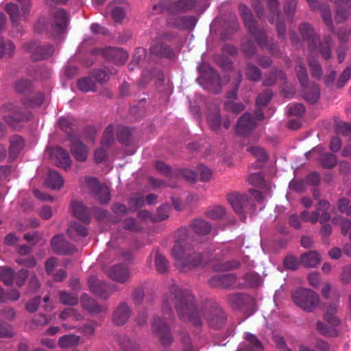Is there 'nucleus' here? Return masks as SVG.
Returning a JSON list of instances; mask_svg holds the SVG:
<instances>
[{"label": "nucleus", "mask_w": 351, "mask_h": 351, "mask_svg": "<svg viewBox=\"0 0 351 351\" xmlns=\"http://www.w3.org/2000/svg\"><path fill=\"white\" fill-rule=\"evenodd\" d=\"M29 114H16L14 116L8 115L5 117V121L11 125L15 127L16 123L20 121L28 120Z\"/></svg>", "instance_id": "obj_47"}, {"label": "nucleus", "mask_w": 351, "mask_h": 351, "mask_svg": "<svg viewBox=\"0 0 351 351\" xmlns=\"http://www.w3.org/2000/svg\"><path fill=\"white\" fill-rule=\"evenodd\" d=\"M322 16L324 23L329 27L332 25L331 13L328 8L324 7L322 9Z\"/></svg>", "instance_id": "obj_62"}, {"label": "nucleus", "mask_w": 351, "mask_h": 351, "mask_svg": "<svg viewBox=\"0 0 351 351\" xmlns=\"http://www.w3.org/2000/svg\"><path fill=\"white\" fill-rule=\"evenodd\" d=\"M336 132L339 134L348 135L351 132V125L348 123H341L337 125Z\"/></svg>", "instance_id": "obj_57"}, {"label": "nucleus", "mask_w": 351, "mask_h": 351, "mask_svg": "<svg viewBox=\"0 0 351 351\" xmlns=\"http://www.w3.org/2000/svg\"><path fill=\"white\" fill-rule=\"evenodd\" d=\"M208 121L210 127L216 130L219 128L220 125V117L219 114H215L212 116H209L208 118Z\"/></svg>", "instance_id": "obj_63"}, {"label": "nucleus", "mask_w": 351, "mask_h": 351, "mask_svg": "<svg viewBox=\"0 0 351 351\" xmlns=\"http://www.w3.org/2000/svg\"><path fill=\"white\" fill-rule=\"evenodd\" d=\"M31 58L34 61H40L49 58L53 52L54 48L52 45H38L36 43L29 45V46Z\"/></svg>", "instance_id": "obj_14"}, {"label": "nucleus", "mask_w": 351, "mask_h": 351, "mask_svg": "<svg viewBox=\"0 0 351 351\" xmlns=\"http://www.w3.org/2000/svg\"><path fill=\"white\" fill-rule=\"evenodd\" d=\"M255 120L252 118L249 113H245L239 120L237 125V132L241 135L245 134V132L252 129L255 126Z\"/></svg>", "instance_id": "obj_21"}, {"label": "nucleus", "mask_w": 351, "mask_h": 351, "mask_svg": "<svg viewBox=\"0 0 351 351\" xmlns=\"http://www.w3.org/2000/svg\"><path fill=\"white\" fill-rule=\"evenodd\" d=\"M199 76L197 78L198 84L205 89L217 93L215 87L221 85V80L213 67H197Z\"/></svg>", "instance_id": "obj_7"}, {"label": "nucleus", "mask_w": 351, "mask_h": 351, "mask_svg": "<svg viewBox=\"0 0 351 351\" xmlns=\"http://www.w3.org/2000/svg\"><path fill=\"white\" fill-rule=\"evenodd\" d=\"M247 151L257 158L258 160L265 161L267 159L265 151L260 147H251Z\"/></svg>", "instance_id": "obj_42"}, {"label": "nucleus", "mask_w": 351, "mask_h": 351, "mask_svg": "<svg viewBox=\"0 0 351 351\" xmlns=\"http://www.w3.org/2000/svg\"><path fill=\"white\" fill-rule=\"evenodd\" d=\"M320 261V256L316 251H310L301 256V262L306 267H315L319 265Z\"/></svg>", "instance_id": "obj_23"}, {"label": "nucleus", "mask_w": 351, "mask_h": 351, "mask_svg": "<svg viewBox=\"0 0 351 351\" xmlns=\"http://www.w3.org/2000/svg\"><path fill=\"white\" fill-rule=\"evenodd\" d=\"M300 32L301 35L307 40L308 48L311 53L316 55L320 53L324 59H328L330 57V40L326 39L318 47L316 45L317 38L314 34L311 25L303 23L300 27Z\"/></svg>", "instance_id": "obj_3"}, {"label": "nucleus", "mask_w": 351, "mask_h": 351, "mask_svg": "<svg viewBox=\"0 0 351 351\" xmlns=\"http://www.w3.org/2000/svg\"><path fill=\"white\" fill-rule=\"evenodd\" d=\"M301 218L302 221L305 222H311V223H315L319 218V211H313L308 213V211H303L301 213Z\"/></svg>", "instance_id": "obj_41"}, {"label": "nucleus", "mask_w": 351, "mask_h": 351, "mask_svg": "<svg viewBox=\"0 0 351 351\" xmlns=\"http://www.w3.org/2000/svg\"><path fill=\"white\" fill-rule=\"evenodd\" d=\"M206 319L212 327L217 328L223 324L225 315L221 309L217 308L214 314L210 317H206Z\"/></svg>", "instance_id": "obj_29"}, {"label": "nucleus", "mask_w": 351, "mask_h": 351, "mask_svg": "<svg viewBox=\"0 0 351 351\" xmlns=\"http://www.w3.org/2000/svg\"><path fill=\"white\" fill-rule=\"evenodd\" d=\"M304 111V106L302 104L290 105L288 108V113L291 116L300 117Z\"/></svg>", "instance_id": "obj_48"}, {"label": "nucleus", "mask_w": 351, "mask_h": 351, "mask_svg": "<svg viewBox=\"0 0 351 351\" xmlns=\"http://www.w3.org/2000/svg\"><path fill=\"white\" fill-rule=\"evenodd\" d=\"M64 181L61 176L56 171H49L47 180V185L53 189H60L63 185Z\"/></svg>", "instance_id": "obj_25"}, {"label": "nucleus", "mask_w": 351, "mask_h": 351, "mask_svg": "<svg viewBox=\"0 0 351 351\" xmlns=\"http://www.w3.org/2000/svg\"><path fill=\"white\" fill-rule=\"evenodd\" d=\"M130 316V311L125 304H121L114 311L113 322L117 325L124 324Z\"/></svg>", "instance_id": "obj_22"}, {"label": "nucleus", "mask_w": 351, "mask_h": 351, "mask_svg": "<svg viewBox=\"0 0 351 351\" xmlns=\"http://www.w3.org/2000/svg\"><path fill=\"white\" fill-rule=\"evenodd\" d=\"M155 265L157 270L160 273L165 272L167 269L166 259L158 252H156V254Z\"/></svg>", "instance_id": "obj_43"}, {"label": "nucleus", "mask_w": 351, "mask_h": 351, "mask_svg": "<svg viewBox=\"0 0 351 351\" xmlns=\"http://www.w3.org/2000/svg\"><path fill=\"white\" fill-rule=\"evenodd\" d=\"M294 303L305 311H313L319 304L318 295L309 289H299L293 292Z\"/></svg>", "instance_id": "obj_5"}, {"label": "nucleus", "mask_w": 351, "mask_h": 351, "mask_svg": "<svg viewBox=\"0 0 351 351\" xmlns=\"http://www.w3.org/2000/svg\"><path fill=\"white\" fill-rule=\"evenodd\" d=\"M199 178L202 181L208 180L212 176V171L210 169L204 166H199L198 168Z\"/></svg>", "instance_id": "obj_56"}, {"label": "nucleus", "mask_w": 351, "mask_h": 351, "mask_svg": "<svg viewBox=\"0 0 351 351\" xmlns=\"http://www.w3.org/2000/svg\"><path fill=\"white\" fill-rule=\"evenodd\" d=\"M71 209L72 213L81 221H87L88 220V210L84 208L81 202H72Z\"/></svg>", "instance_id": "obj_24"}, {"label": "nucleus", "mask_w": 351, "mask_h": 351, "mask_svg": "<svg viewBox=\"0 0 351 351\" xmlns=\"http://www.w3.org/2000/svg\"><path fill=\"white\" fill-rule=\"evenodd\" d=\"M107 156L105 149L103 148L97 149L94 154L95 161L97 163L103 162Z\"/></svg>", "instance_id": "obj_61"}, {"label": "nucleus", "mask_w": 351, "mask_h": 351, "mask_svg": "<svg viewBox=\"0 0 351 351\" xmlns=\"http://www.w3.org/2000/svg\"><path fill=\"white\" fill-rule=\"evenodd\" d=\"M145 57V50L143 48H138L135 50L134 56H133V61L136 64H139L141 60Z\"/></svg>", "instance_id": "obj_64"}, {"label": "nucleus", "mask_w": 351, "mask_h": 351, "mask_svg": "<svg viewBox=\"0 0 351 351\" xmlns=\"http://www.w3.org/2000/svg\"><path fill=\"white\" fill-rule=\"evenodd\" d=\"M60 302L65 305H75L77 303V296L74 293L62 291L60 293Z\"/></svg>", "instance_id": "obj_38"}, {"label": "nucleus", "mask_w": 351, "mask_h": 351, "mask_svg": "<svg viewBox=\"0 0 351 351\" xmlns=\"http://www.w3.org/2000/svg\"><path fill=\"white\" fill-rule=\"evenodd\" d=\"M52 158H54L56 163L60 167L69 169L71 167V160L68 152L60 147L50 150Z\"/></svg>", "instance_id": "obj_15"}, {"label": "nucleus", "mask_w": 351, "mask_h": 351, "mask_svg": "<svg viewBox=\"0 0 351 351\" xmlns=\"http://www.w3.org/2000/svg\"><path fill=\"white\" fill-rule=\"evenodd\" d=\"M351 76V69L350 67H346L342 74L341 75L337 85L339 87H342L350 79Z\"/></svg>", "instance_id": "obj_58"}, {"label": "nucleus", "mask_w": 351, "mask_h": 351, "mask_svg": "<svg viewBox=\"0 0 351 351\" xmlns=\"http://www.w3.org/2000/svg\"><path fill=\"white\" fill-rule=\"evenodd\" d=\"M107 273L110 278L119 282L126 281L130 276L128 268L122 265L112 267Z\"/></svg>", "instance_id": "obj_17"}, {"label": "nucleus", "mask_w": 351, "mask_h": 351, "mask_svg": "<svg viewBox=\"0 0 351 351\" xmlns=\"http://www.w3.org/2000/svg\"><path fill=\"white\" fill-rule=\"evenodd\" d=\"M67 234L71 239H76L77 237L86 236L88 232L84 226L77 222H74L68 228Z\"/></svg>", "instance_id": "obj_26"}, {"label": "nucleus", "mask_w": 351, "mask_h": 351, "mask_svg": "<svg viewBox=\"0 0 351 351\" xmlns=\"http://www.w3.org/2000/svg\"><path fill=\"white\" fill-rule=\"evenodd\" d=\"M228 200L235 212L240 213L243 208L249 204V198L246 195L232 193L228 196Z\"/></svg>", "instance_id": "obj_18"}, {"label": "nucleus", "mask_w": 351, "mask_h": 351, "mask_svg": "<svg viewBox=\"0 0 351 351\" xmlns=\"http://www.w3.org/2000/svg\"><path fill=\"white\" fill-rule=\"evenodd\" d=\"M187 252L188 247L184 240L177 241L171 250L176 265L181 271L190 269L200 263L199 254L194 253L190 255Z\"/></svg>", "instance_id": "obj_2"}, {"label": "nucleus", "mask_w": 351, "mask_h": 351, "mask_svg": "<svg viewBox=\"0 0 351 351\" xmlns=\"http://www.w3.org/2000/svg\"><path fill=\"white\" fill-rule=\"evenodd\" d=\"M81 302L83 307L91 313H97L101 311L100 307L95 303V302L90 299L86 294H84L81 297Z\"/></svg>", "instance_id": "obj_32"}, {"label": "nucleus", "mask_w": 351, "mask_h": 351, "mask_svg": "<svg viewBox=\"0 0 351 351\" xmlns=\"http://www.w3.org/2000/svg\"><path fill=\"white\" fill-rule=\"evenodd\" d=\"M16 1L20 3L21 8L12 3L8 4L5 7V10L14 25H18L21 21L27 19L32 6L30 0Z\"/></svg>", "instance_id": "obj_9"}, {"label": "nucleus", "mask_w": 351, "mask_h": 351, "mask_svg": "<svg viewBox=\"0 0 351 351\" xmlns=\"http://www.w3.org/2000/svg\"><path fill=\"white\" fill-rule=\"evenodd\" d=\"M308 281L311 286L317 288L321 282V276L319 273L312 272L308 276Z\"/></svg>", "instance_id": "obj_51"}, {"label": "nucleus", "mask_w": 351, "mask_h": 351, "mask_svg": "<svg viewBox=\"0 0 351 351\" xmlns=\"http://www.w3.org/2000/svg\"><path fill=\"white\" fill-rule=\"evenodd\" d=\"M170 206L169 205H163L158 210L157 219L158 220H164L169 217V211Z\"/></svg>", "instance_id": "obj_59"}, {"label": "nucleus", "mask_w": 351, "mask_h": 351, "mask_svg": "<svg viewBox=\"0 0 351 351\" xmlns=\"http://www.w3.org/2000/svg\"><path fill=\"white\" fill-rule=\"evenodd\" d=\"M88 285L95 294L103 296L101 289L105 285L104 283L99 282L96 277L91 276L88 279Z\"/></svg>", "instance_id": "obj_37"}, {"label": "nucleus", "mask_w": 351, "mask_h": 351, "mask_svg": "<svg viewBox=\"0 0 351 351\" xmlns=\"http://www.w3.org/2000/svg\"><path fill=\"white\" fill-rule=\"evenodd\" d=\"M219 280L221 281L217 285L226 287L231 285L232 283L235 282V277L232 274L224 275L221 277H214L213 278V281H216Z\"/></svg>", "instance_id": "obj_44"}, {"label": "nucleus", "mask_w": 351, "mask_h": 351, "mask_svg": "<svg viewBox=\"0 0 351 351\" xmlns=\"http://www.w3.org/2000/svg\"><path fill=\"white\" fill-rule=\"evenodd\" d=\"M245 339L250 343V347H253L250 350L245 348L243 345H240L237 351H254V349L259 350L262 348L261 343L252 334L247 333Z\"/></svg>", "instance_id": "obj_31"}, {"label": "nucleus", "mask_w": 351, "mask_h": 351, "mask_svg": "<svg viewBox=\"0 0 351 351\" xmlns=\"http://www.w3.org/2000/svg\"><path fill=\"white\" fill-rule=\"evenodd\" d=\"M247 75L248 78L253 81H257L261 79V72L258 67H247Z\"/></svg>", "instance_id": "obj_53"}, {"label": "nucleus", "mask_w": 351, "mask_h": 351, "mask_svg": "<svg viewBox=\"0 0 351 351\" xmlns=\"http://www.w3.org/2000/svg\"><path fill=\"white\" fill-rule=\"evenodd\" d=\"M71 152L76 160L84 162L87 158L88 148L78 139H73L72 141Z\"/></svg>", "instance_id": "obj_19"}, {"label": "nucleus", "mask_w": 351, "mask_h": 351, "mask_svg": "<svg viewBox=\"0 0 351 351\" xmlns=\"http://www.w3.org/2000/svg\"><path fill=\"white\" fill-rule=\"evenodd\" d=\"M24 146L23 139L18 136H13L10 141V154H16L19 153Z\"/></svg>", "instance_id": "obj_36"}, {"label": "nucleus", "mask_w": 351, "mask_h": 351, "mask_svg": "<svg viewBox=\"0 0 351 351\" xmlns=\"http://www.w3.org/2000/svg\"><path fill=\"white\" fill-rule=\"evenodd\" d=\"M150 53L159 58H167L169 60L175 59L179 50H176L163 42H156L150 47Z\"/></svg>", "instance_id": "obj_13"}, {"label": "nucleus", "mask_w": 351, "mask_h": 351, "mask_svg": "<svg viewBox=\"0 0 351 351\" xmlns=\"http://www.w3.org/2000/svg\"><path fill=\"white\" fill-rule=\"evenodd\" d=\"M337 306L335 304H330L326 306L324 319L333 327L329 328L324 324L318 322L317 323V329L322 335L330 337H335L337 335L339 330L335 327L339 324V320L335 316Z\"/></svg>", "instance_id": "obj_8"}, {"label": "nucleus", "mask_w": 351, "mask_h": 351, "mask_svg": "<svg viewBox=\"0 0 351 351\" xmlns=\"http://www.w3.org/2000/svg\"><path fill=\"white\" fill-rule=\"evenodd\" d=\"M194 231L199 234H206L210 230V225L202 219H197L193 223Z\"/></svg>", "instance_id": "obj_34"}, {"label": "nucleus", "mask_w": 351, "mask_h": 351, "mask_svg": "<svg viewBox=\"0 0 351 351\" xmlns=\"http://www.w3.org/2000/svg\"><path fill=\"white\" fill-rule=\"evenodd\" d=\"M107 10L110 12L111 17L117 23L121 22L125 16V10L123 5L110 4L107 7Z\"/></svg>", "instance_id": "obj_27"}, {"label": "nucleus", "mask_w": 351, "mask_h": 351, "mask_svg": "<svg viewBox=\"0 0 351 351\" xmlns=\"http://www.w3.org/2000/svg\"><path fill=\"white\" fill-rule=\"evenodd\" d=\"M113 139V127L108 125L104 132V136L101 141L102 145H106Z\"/></svg>", "instance_id": "obj_52"}, {"label": "nucleus", "mask_w": 351, "mask_h": 351, "mask_svg": "<svg viewBox=\"0 0 351 351\" xmlns=\"http://www.w3.org/2000/svg\"><path fill=\"white\" fill-rule=\"evenodd\" d=\"M195 5V0H161L153 5V10L155 14L168 12L171 14H176L190 11Z\"/></svg>", "instance_id": "obj_4"}, {"label": "nucleus", "mask_w": 351, "mask_h": 351, "mask_svg": "<svg viewBox=\"0 0 351 351\" xmlns=\"http://www.w3.org/2000/svg\"><path fill=\"white\" fill-rule=\"evenodd\" d=\"M239 9L242 15L246 27L253 35H254L258 45L261 47L265 46L267 43L265 34L263 32H258L256 33L257 29L256 23L253 20L252 14L250 9L246 5L243 4L239 5Z\"/></svg>", "instance_id": "obj_10"}, {"label": "nucleus", "mask_w": 351, "mask_h": 351, "mask_svg": "<svg viewBox=\"0 0 351 351\" xmlns=\"http://www.w3.org/2000/svg\"><path fill=\"white\" fill-rule=\"evenodd\" d=\"M85 186L88 188L101 204L107 203L110 198L109 188L105 184H100L94 178H88L85 180Z\"/></svg>", "instance_id": "obj_12"}, {"label": "nucleus", "mask_w": 351, "mask_h": 351, "mask_svg": "<svg viewBox=\"0 0 351 351\" xmlns=\"http://www.w3.org/2000/svg\"><path fill=\"white\" fill-rule=\"evenodd\" d=\"M0 279L5 285H11L14 280V271L8 267H0Z\"/></svg>", "instance_id": "obj_39"}, {"label": "nucleus", "mask_w": 351, "mask_h": 351, "mask_svg": "<svg viewBox=\"0 0 351 351\" xmlns=\"http://www.w3.org/2000/svg\"><path fill=\"white\" fill-rule=\"evenodd\" d=\"M154 332H158L162 343L164 345L169 344L171 341V335L166 322L160 319L156 318L153 322Z\"/></svg>", "instance_id": "obj_16"}, {"label": "nucleus", "mask_w": 351, "mask_h": 351, "mask_svg": "<svg viewBox=\"0 0 351 351\" xmlns=\"http://www.w3.org/2000/svg\"><path fill=\"white\" fill-rule=\"evenodd\" d=\"M208 215L210 218L219 219L225 215V210L223 207L216 206L210 209Z\"/></svg>", "instance_id": "obj_54"}, {"label": "nucleus", "mask_w": 351, "mask_h": 351, "mask_svg": "<svg viewBox=\"0 0 351 351\" xmlns=\"http://www.w3.org/2000/svg\"><path fill=\"white\" fill-rule=\"evenodd\" d=\"M5 23V16L0 13V32L4 28ZM14 45L10 42H4L0 38V58L5 56H10L14 51Z\"/></svg>", "instance_id": "obj_20"}, {"label": "nucleus", "mask_w": 351, "mask_h": 351, "mask_svg": "<svg viewBox=\"0 0 351 351\" xmlns=\"http://www.w3.org/2000/svg\"><path fill=\"white\" fill-rule=\"evenodd\" d=\"M93 53L114 64H125L128 60V53L123 49L116 47L96 48Z\"/></svg>", "instance_id": "obj_6"}, {"label": "nucleus", "mask_w": 351, "mask_h": 351, "mask_svg": "<svg viewBox=\"0 0 351 351\" xmlns=\"http://www.w3.org/2000/svg\"><path fill=\"white\" fill-rule=\"evenodd\" d=\"M79 341V336L66 335L60 338L58 343L61 348H70L78 344Z\"/></svg>", "instance_id": "obj_30"}, {"label": "nucleus", "mask_w": 351, "mask_h": 351, "mask_svg": "<svg viewBox=\"0 0 351 351\" xmlns=\"http://www.w3.org/2000/svg\"><path fill=\"white\" fill-rule=\"evenodd\" d=\"M69 23L67 14L64 10H58L53 15L47 30L53 36H58L66 32Z\"/></svg>", "instance_id": "obj_11"}, {"label": "nucleus", "mask_w": 351, "mask_h": 351, "mask_svg": "<svg viewBox=\"0 0 351 351\" xmlns=\"http://www.w3.org/2000/svg\"><path fill=\"white\" fill-rule=\"evenodd\" d=\"M225 108L228 111L239 113L244 109V106L240 102L234 103L232 101H228L225 104Z\"/></svg>", "instance_id": "obj_49"}, {"label": "nucleus", "mask_w": 351, "mask_h": 351, "mask_svg": "<svg viewBox=\"0 0 351 351\" xmlns=\"http://www.w3.org/2000/svg\"><path fill=\"white\" fill-rule=\"evenodd\" d=\"M285 266L289 269H296L299 265L298 259L292 256H287L284 262Z\"/></svg>", "instance_id": "obj_55"}, {"label": "nucleus", "mask_w": 351, "mask_h": 351, "mask_svg": "<svg viewBox=\"0 0 351 351\" xmlns=\"http://www.w3.org/2000/svg\"><path fill=\"white\" fill-rule=\"evenodd\" d=\"M166 303L175 304L178 315L183 321L191 320L195 324L199 323V311L194 305L193 297L189 292L184 291L178 286L173 285L170 288V295Z\"/></svg>", "instance_id": "obj_1"}, {"label": "nucleus", "mask_w": 351, "mask_h": 351, "mask_svg": "<svg viewBox=\"0 0 351 351\" xmlns=\"http://www.w3.org/2000/svg\"><path fill=\"white\" fill-rule=\"evenodd\" d=\"M332 223L341 227V232L346 234L351 230V221L343 217L337 216L332 219Z\"/></svg>", "instance_id": "obj_33"}, {"label": "nucleus", "mask_w": 351, "mask_h": 351, "mask_svg": "<svg viewBox=\"0 0 351 351\" xmlns=\"http://www.w3.org/2000/svg\"><path fill=\"white\" fill-rule=\"evenodd\" d=\"M60 317L62 319H71L72 320H79L81 319L80 315L72 308L64 310L60 314Z\"/></svg>", "instance_id": "obj_46"}, {"label": "nucleus", "mask_w": 351, "mask_h": 351, "mask_svg": "<svg viewBox=\"0 0 351 351\" xmlns=\"http://www.w3.org/2000/svg\"><path fill=\"white\" fill-rule=\"evenodd\" d=\"M322 165L326 168H332L337 164L336 157L331 154H326L321 158Z\"/></svg>", "instance_id": "obj_45"}, {"label": "nucleus", "mask_w": 351, "mask_h": 351, "mask_svg": "<svg viewBox=\"0 0 351 351\" xmlns=\"http://www.w3.org/2000/svg\"><path fill=\"white\" fill-rule=\"evenodd\" d=\"M40 301V297L36 298L29 301L26 304V309L30 313L35 312L37 310Z\"/></svg>", "instance_id": "obj_60"}, {"label": "nucleus", "mask_w": 351, "mask_h": 351, "mask_svg": "<svg viewBox=\"0 0 351 351\" xmlns=\"http://www.w3.org/2000/svg\"><path fill=\"white\" fill-rule=\"evenodd\" d=\"M338 209L341 213L351 215V204L348 198H341L337 204Z\"/></svg>", "instance_id": "obj_40"}, {"label": "nucleus", "mask_w": 351, "mask_h": 351, "mask_svg": "<svg viewBox=\"0 0 351 351\" xmlns=\"http://www.w3.org/2000/svg\"><path fill=\"white\" fill-rule=\"evenodd\" d=\"M66 244L62 234L56 235L51 240L52 248L58 254H65L66 252Z\"/></svg>", "instance_id": "obj_28"}, {"label": "nucleus", "mask_w": 351, "mask_h": 351, "mask_svg": "<svg viewBox=\"0 0 351 351\" xmlns=\"http://www.w3.org/2000/svg\"><path fill=\"white\" fill-rule=\"evenodd\" d=\"M77 88L83 92L94 91L95 85L90 78L84 77L77 82Z\"/></svg>", "instance_id": "obj_35"}, {"label": "nucleus", "mask_w": 351, "mask_h": 351, "mask_svg": "<svg viewBox=\"0 0 351 351\" xmlns=\"http://www.w3.org/2000/svg\"><path fill=\"white\" fill-rule=\"evenodd\" d=\"M20 297V293L17 290H13L8 294L3 292V289L0 287V301L5 302L7 300H16Z\"/></svg>", "instance_id": "obj_50"}]
</instances>
